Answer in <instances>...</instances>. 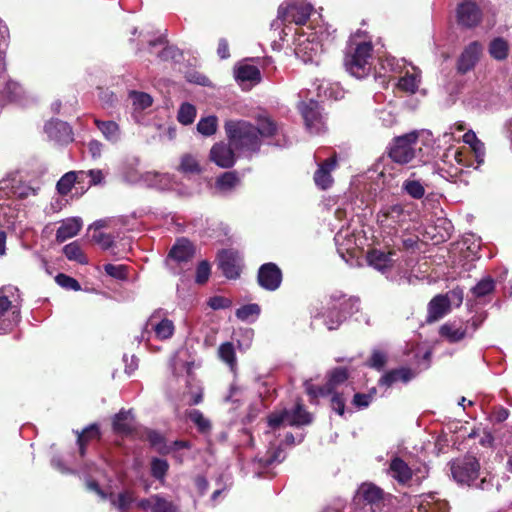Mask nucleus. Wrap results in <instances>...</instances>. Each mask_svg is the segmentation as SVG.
I'll list each match as a JSON object with an SVG mask.
<instances>
[{"mask_svg": "<svg viewBox=\"0 0 512 512\" xmlns=\"http://www.w3.org/2000/svg\"><path fill=\"white\" fill-rule=\"evenodd\" d=\"M230 146L239 156L251 157L262 145V138L271 137L276 132V124L267 117H259L254 126L245 120H228L224 125Z\"/></svg>", "mask_w": 512, "mask_h": 512, "instance_id": "nucleus-1", "label": "nucleus"}, {"mask_svg": "<svg viewBox=\"0 0 512 512\" xmlns=\"http://www.w3.org/2000/svg\"><path fill=\"white\" fill-rule=\"evenodd\" d=\"M463 142L468 146L451 150L448 149L445 153L446 159H452L456 163V167H452L449 171V175L453 178H457L464 170V168L473 167L477 169L485 158V146L484 143L479 140L476 134L469 130L463 135Z\"/></svg>", "mask_w": 512, "mask_h": 512, "instance_id": "nucleus-2", "label": "nucleus"}, {"mask_svg": "<svg viewBox=\"0 0 512 512\" xmlns=\"http://www.w3.org/2000/svg\"><path fill=\"white\" fill-rule=\"evenodd\" d=\"M347 379L348 371L345 368L338 367L331 370L328 373V380L324 386L315 387L312 384L311 380L305 381L304 386L307 394H309L313 398L332 394V409L336 411L339 415H343L345 408V399L336 391L341 385L346 383Z\"/></svg>", "mask_w": 512, "mask_h": 512, "instance_id": "nucleus-3", "label": "nucleus"}, {"mask_svg": "<svg viewBox=\"0 0 512 512\" xmlns=\"http://www.w3.org/2000/svg\"><path fill=\"white\" fill-rule=\"evenodd\" d=\"M389 157L395 163L408 164L417 159L422 161V148L416 131L396 137L389 148Z\"/></svg>", "mask_w": 512, "mask_h": 512, "instance_id": "nucleus-4", "label": "nucleus"}, {"mask_svg": "<svg viewBox=\"0 0 512 512\" xmlns=\"http://www.w3.org/2000/svg\"><path fill=\"white\" fill-rule=\"evenodd\" d=\"M479 469L480 465L478 460L470 455L451 463V474L457 483L485 490L491 486V484L486 478H482L480 482H477Z\"/></svg>", "mask_w": 512, "mask_h": 512, "instance_id": "nucleus-5", "label": "nucleus"}, {"mask_svg": "<svg viewBox=\"0 0 512 512\" xmlns=\"http://www.w3.org/2000/svg\"><path fill=\"white\" fill-rule=\"evenodd\" d=\"M175 331L172 320L166 317V313L162 310L154 311L146 321L141 335L137 337L138 342L148 343L152 337L158 340L170 339Z\"/></svg>", "mask_w": 512, "mask_h": 512, "instance_id": "nucleus-6", "label": "nucleus"}, {"mask_svg": "<svg viewBox=\"0 0 512 512\" xmlns=\"http://www.w3.org/2000/svg\"><path fill=\"white\" fill-rule=\"evenodd\" d=\"M410 213L402 204H391L383 207L378 213V222L382 232L391 238L396 237L409 220Z\"/></svg>", "mask_w": 512, "mask_h": 512, "instance_id": "nucleus-7", "label": "nucleus"}, {"mask_svg": "<svg viewBox=\"0 0 512 512\" xmlns=\"http://www.w3.org/2000/svg\"><path fill=\"white\" fill-rule=\"evenodd\" d=\"M332 306L329 309L325 325L329 330L337 329L346 319L347 315L358 311L359 299L356 297L347 298L342 292H335L331 295Z\"/></svg>", "mask_w": 512, "mask_h": 512, "instance_id": "nucleus-8", "label": "nucleus"}, {"mask_svg": "<svg viewBox=\"0 0 512 512\" xmlns=\"http://www.w3.org/2000/svg\"><path fill=\"white\" fill-rule=\"evenodd\" d=\"M372 44L362 42L351 48L345 57L346 70L356 78H364L372 68Z\"/></svg>", "mask_w": 512, "mask_h": 512, "instance_id": "nucleus-9", "label": "nucleus"}, {"mask_svg": "<svg viewBox=\"0 0 512 512\" xmlns=\"http://www.w3.org/2000/svg\"><path fill=\"white\" fill-rule=\"evenodd\" d=\"M314 10L307 0H284L278 7V18L287 23L304 25Z\"/></svg>", "mask_w": 512, "mask_h": 512, "instance_id": "nucleus-10", "label": "nucleus"}, {"mask_svg": "<svg viewBox=\"0 0 512 512\" xmlns=\"http://www.w3.org/2000/svg\"><path fill=\"white\" fill-rule=\"evenodd\" d=\"M311 421V415L300 404H297L292 410L284 408L274 411L268 416V425L272 429H277L281 426L306 425L311 423Z\"/></svg>", "mask_w": 512, "mask_h": 512, "instance_id": "nucleus-11", "label": "nucleus"}, {"mask_svg": "<svg viewBox=\"0 0 512 512\" xmlns=\"http://www.w3.org/2000/svg\"><path fill=\"white\" fill-rule=\"evenodd\" d=\"M10 290L0 289V334L10 332L20 321V308L8 295Z\"/></svg>", "mask_w": 512, "mask_h": 512, "instance_id": "nucleus-12", "label": "nucleus"}, {"mask_svg": "<svg viewBox=\"0 0 512 512\" xmlns=\"http://www.w3.org/2000/svg\"><path fill=\"white\" fill-rule=\"evenodd\" d=\"M298 108L310 133L320 134L325 130V117L317 101L312 99L308 102L302 101Z\"/></svg>", "mask_w": 512, "mask_h": 512, "instance_id": "nucleus-13", "label": "nucleus"}, {"mask_svg": "<svg viewBox=\"0 0 512 512\" xmlns=\"http://www.w3.org/2000/svg\"><path fill=\"white\" fill-rule=\"evenodd\" d=\"M382 491L373 484H362L356 495V502L360 505L359 512H376L380 508Z\"/></svg>", "mask_w": 512, "mask_h": 512, "instance_id": "nucleus-14", "label": "nucleus"}, {"mask_svg": "<svg viewBox=\"0 0 512 512\" xmlns=\"http://www.w3.org/2000/svg\"><path fill=\"white\" fill-rule=\"evenodd\" d=\"M0 193L9 198L25 199L30 195H35L36 190L22 182L18 175L11 174L0 181Z\"/></svg>", "mask_w": 512, "mask_h": 512, "instance_id": "nucleus-15", "label": "nucleus"}, {"mask_svg": "<svg viewBox=\"0 0 512 512\" xmlns=\"http://www.w3.org/2000/svg\"><path fill=\"white\" fill-rule=\"evenodd\" d=\"M423 469V471L421 469L413 470L403 459L394 457L390 461L388 475L400 485H407L412 479L413 474L417 475V473H421V478L426 477L428 472L427 468L424 467Z\"/></svg>", "mask_w": 512, "mask_h": 512, "instance_id": "nucleus-16", "label": "nucleus"}, {"mask_svg": "<svg viewBox=\"0 0 512 512\" xmlns=\"http://www.w3.org/2000/svg\"><path fill=\"white\" fill-rule=\"evenodd\" d=\"M397 260L398 254L395 250L383 251L380 249H372L367 254L369 266L382 274L390 272Z\"/></svg>", "mask_w": 512, "mask_h": 512, "instance_id": "nucleus-17", "label": "nucleus"}, {"mask_svg": "<svg viewBox=\"0 0 512 512\" xmlns=\"http://www.w3.org/2000/svg\"><path fill=\"white\" fill-rule=\"evenodd\" d=\"M86 485L90 491L95 492L102 500L109 498L111 504L121 511L128 510L134 501V496L131 491H124L118 495L112 493L108 495L99 487L96 480H87Z\"/></svg>", "mask_w": 512, "mask_h": 512, "instance_id": "nucleus-18", "label": "nucleus"}, {"mask_svg": "<svg viewBox=\"0 0 512 512\" xmlns=\"http://www.w3.org/2000/svg\"><path fill=\"white\" fill-rule=\"evenodd\" d=\"M194 254L193 245L187 239L178 240L170 250L166 260L170 269H175V265L187 264L191 261Z\"/></svg>", "mask_w": 512, "mask_h": 512, "instance_id": "nucleus-19", "label": "nucleus"}, {"mask_svg": "<svg viewBox=\"0 0 512 512\" xmlns=\"http://www.w3.org/2000/svg\"><path fill=\"white\" fill-rule=\"evenodd\" d=\"M259 285L268 291H275L282 282V272L274 263L263 264L258 271Z\"/></svg>", "mask_w": 512, "mask_h": 512, "instance_id": "nucleus-20", "label": "nucleus"}, {"mask_svg": "<svg viewBox=\"0 0 512 512\" xmlns=\"http://www.w3.org/2000/svg\"><path fill=\"white\" fill-rule=\"evenodd\" d=\"M482 54V45L477 42H471L465 47L457 61V71L465 74L472 70L480 59Z\"/></svg>", "mask_w": 512, "mask_h": 512, "instance_id": "nucleus-21", "label": "nucleus"}, {"mask_svg": "<svg viewBox=\"0 0 512 512\" xmlns=\"http://www.w3.org/2000/svg\"><path fill=\"white\" fill-rule=\"evenodd\" d=\"M219 267L229 279H235L240 274L241 256L234 250H223L219 256Z\"/></svg>", "mask_w": 512, "mask_h": 512, "instance_id": "nucleus-22", "label": "nucleus"}, {"mask_svg": "<svg viewBox=\"0 0 512 512\" xmlns=\"http://www.w3.org/2000/svg\"><path fill=\"white\" fill-rule=\"evenodd\" d=\"M235 150L224 143H216L210 150V159L221 168H230L235 163Z\"/></svg>", "mask_w": 512, "mask_h": 512, "instance_id": "nucleus-23", "label": "nucleus"}, {"mask_svg": "<svg viewBox=\"0 0 512 512\" xmlns=\"http://www.w3.org/2000/svg\"><path fill=\"white\" fill-rule=\"evenodd\" d=\"M48 137L58 143H69L73 140V133L68 123L61 120H51L45 125Z\"/></svg>", "mask_w": 512, "mask_h": 512, "instance_id": "nucleus-24", "label": "nucleus"}, {"mask_svg": "<svg viewBox=\"0 0 512 512\" xmlns=\"http://www.w3.org/2000/svg\"><path fill=\"white\" fill-rule=\"evenodd\" d=\"M336 165V156H332L319 164V167L314 174L315 184L319 188L325 190L332 185L333 178L331 176V172L335 169Z\"/></svg>", "mask_w": 512, "mask_h": 512, "instance_id": "nucleus-25", "label": "nucleus"}, {"mask_svg": "<svg viewBox=\"0 0 512 512\" xmlns=\"http://www.w3.org/2000/svg\"><path fill=\"white\" fill-rule=\"evenodd\" d=\"M457 17L460 24L473 27L480 22L481 11L475 3L464 2L457 9Z\"/></svg>", "mask_w": 512, "mask_h": 512, "instance_id": "nucleus-26", "label": "nucleus"}, {"mask_svg": "<svg viewBox=\"0 0 512 512\" xmlns=\"http://www.w3.org/2000/svg\"><path fill=\"white\" fill-rule=\"evenodd\" d=\"M137 505L143 510L150 509L151 512H177V508L172 502L159 495H153L147 499H142Z\"/></svg>", "mask_w": 512, "mask_h": 512, "instance_id": "nucleus-27", "label": "nucleus"}, {"mask_svg": "<svg viewBox=\"0 0 512 512\" xmlns=\"http://www.w3.org/2000/svg\"><path fill=\"white\" fill-rule=\"evenodd\" d=\"M83 222L79 217H71L63 220L56 232V240L60 243L76 236L81 230Z\"/></svg>", "mask_w": 512, "mask_h": 512, "instance_id": "nucleus-28", "label": "nucleus"}, {"mask_svg": "<svg viewBox=\"0 0 512 512\" xmlns=\"http://www.w3.org/2000/svg\"><path fill=\"white\" fill-rule=\"evenodd\" d=\"M235 77L243 86H252L259 83L261 80L259 69L250 64H240L235 69Z\"/></svg>", "mask_w": 512, "mask_h": 512, "instance_id": "nucleus-29", "label": "nucleus"}, {"mask_svg": "<svg viewBox=\"0 0 512 512\" xmlns=\"http://www.w3.org/2000/svg\"><path fill=\"white\" fill-rule=\"evenodd\" d=\"M451 308L449 307L443 294L436 295L431 299L428 304V316L429 322L438 321L449 313Z\"/></svg>", "mask_w": 512, "mask_h": 512, "instance_id": "nucleus-30", "label": "nucleus"}, {"mask_svg": "<svg viewBox=\"0 0 512 512\" xmlns=\"http://www.w3.org/2000/svg\"><path fill=\"white\" fill-rule=\"evenodd\" d=\"M495 290V281L490 277L481 279L472 289L471 293L475 300L485 303Z\"/></svg>", "mask_w": 512, "mask_h": 512, "instance_id": "nucleus-31", "label": "nucleus"}, {"mask_svg": "<svg viewBox=\"0 0 512 512\" xmlns=\"http://www.w3.org/2000/svg\"><path fill=\"white\" fill-rule=\"evenodd\" d=\"M413 377H414V373L410 369L402 367L399 369L391 370V371L387 372L386 374H384L381 377L379 383L381 385L390 387L391 385H393L394 383H396L398 381L407 383Z\"/></svg>", "mask_w": 512, "mask_h": 512, "instance_id": "nucleus-32", "label": "nucleus"}, {"mask_svg": "<svg viewBox=\"0 0 512 512\" xmlns=\"http://www.w3.org/2000/svg\"><path fill=\"white\" fill-rule=\"evenodd\" d=\"M85 178V171H70L65 173L57 182L56 188L59 194L67 195L76 182L83 181Z\"/></svg>", "mask_w": 512, "mask_h": 512, "instance_id": "nucleus-33", "label": "nucleus"}, {"mask_svg": "<svg viewBox=\"0 0 512 512\" xmlns=\"http://www.w3.org/2000/svg\"><path fill=\"white\" fill-rule=\"evenodd\" d=\"M440 333L449 342H458L468 334V324L447 323L441 327Z\"/></svg>", "mask_w": 512, "mask_h": 512, "instance_id": "nucleus-34", "label": "nucleus"}, {"mask_svg": "<svg viewBox=\"0 0 512 512\" xmlns=\"http://www.w3.org/2000/svg\"><path fill=\"white\" fill-rule=\"evenodd\" d=\"M412 71L407 70L398 81V87L406 92L415 93L420 84V71L412 66Z\"/></svg>", "mask_w": 512, "mask_h": 512, "instance_id": "nucleus-35", "label": "nucleus"}, {"mask_svg": "<svg viewBox=\"0 0 512 512\" xmlns=\"http://www.w3.org/2000/svg\"><path fill=\"white\" fill-rule=\"evenodd\" d=\"M295 53L303 62H312L319 53V46L313 41L306 39L298 44Z\"/></svg>", "mask_w": 512, "mask_h": 512, "instance_id": "nucleus-36", "label": "nucleus"}, {"mask_svg": "<svg viewBox=\"0 0 512 512\" xmlns=\"http://www.w3.org/2000/svg\"><path fill=\"white\" fill-rule=\"evenodd\" d=\"M113 428L117 433L129 434L134 429V418L130 411H120L115 415Z\"/></svg>", "mask_w": 512, "mask_h": 512, "instance_id": "nucleus-37", "label": "nucleus"}, {"mask_svg": "<svg viewBox=\"0 0 512 512\" xmlns=\"http://www.w3.org/2000/svg\"><path fill=\"white\" fill-rule=\"evenodd\" d=\"M94 123L107 141L116 143L120 139V128L116 122L101 121L95 118Z\"/></svg>", "mask_w": 512, "mask_h": 512, "instance_id": "nucleus-38", "label": "nucleus"}, {"mask_svg": "<svg viewBox=\"0 0 512 512\" xmlns=\"http://www.w3.org/2000/svg\"><path fill=\"white\" fill-rule=\"evenodd\" d=\"M22 94L21 86L14 81H7L0 90V103L16 102Z\"/></svg>", "mask_w": 512, "mask_h": 512, "instance_id": "nucleus-39", "label": "nucleus"}, {"mask_svg": "<svg viewBox=\"0 0 512 512\" xmlns=\"http://www.w3.org/2000/svg\"><path fill=\"white\" fill-rule=\"evenodd\" d=\"M145 182L158 189H170L173 186L172 177L166 173L147 172Z\"/></svg>", "mask_w": 512, "mask_h": 512, "instance_id": "nucleus-40", "label": "nucleus"}, {"mask_svg": "<svg viewBox=\"0 0 512 512\" xmlns=\"http://www.w3.org/2000/svg\"><path fill=\"white\" fill-rule=\"evenodd\" d=\"M239 182L240 180L236 172H225L217 178L215 188L220 193L225 194L232 191L239 184Z\"/></svg>", "mask_w": 512, "mask_h": 512, "instance_id": "nucleus-41", "label": "nucleus"}, {"mask_svg": "<svg viewBox=\"0 0 512 512\" xmlns=\"http://www.w3.org/2000/svg\"><path fill=\"white\" fill-rule=\"evenodd\" d=\"M420 510L424 512H447L448 507L445 501L436 500L434 494L423 496L419 503Z\"/></svg>", "mask_w": 512, "mask_h": 512, "instance_id": "nucleus-42", "label": "nucleus"}, {"mask_svg": "<svg viewBox=\"0 0 512 512\" xmlns=\"http://www.w3.org/2000/svg\"><path fill=\"white\" fill-rule=\"evenodd\" d=\"M218 356L223 362H225L229 366V368L232 371L236 369L237 359L233 343H222L218 348Z\"/></svg>", "mask_w": 512, "mask_h": 512, "instance_id": "nucleus-43", "label": "nucleus"}, {"mask_svg": "<svg viewBox=\"0 0 512 512\" xmlns=\"http://www.w3.org/2000/svg\"><path fill=\"white\" fill-rule=\"evenodd\" d=\"M509 45L503 38H495L489 45V53L496 60H504L508 56Z\"/></svg>", "mask_w": 512, "mask_h": 512, "instance_id": "nucleus-44", "label": "nucleus"}, {"mask_svg": "<svg viewBox=\"0 0 512 512\" xmlns=\"http://www.w3.org/2000/svg\"><path fill=\"white\" fill-rule=\"evenodd\" d=\"M63 253L70 261H75L80 264H87L88 259L84 255L80 245L77 242H71L64 246Z\"/></svg>", "mask_w": 512, "mask_h": 512, "instance_id": "nucleus-45", "label": "nucleus"}, {"mask_svg": "<svg viewBox=\"0 0 512 512\" xmlns=\"http://www.w3.org/2000/svg\"><path fill=\"white\" fill-rule=\"evenodd\" d=\"M100 437L99 428L97 425L92 424L85 428L81 433H78L77 443L79 445L80 455H85V443L91 439H98Z\"/></svg>", "mask_w": 512, "mask_h": 512, "instance_id": "nucleus-46", "label": "nucleus"}, {"mask_svg": "<svg viewBox=\"0 0 512 512\" xmlns=\"http://www.w3.org/2000/svg\"><path fill=\"white\" fill-rule=\"evenodd\" d=\"M316 90L317 96L319 98L337 100L342 97V92L339 90V88L337 86H333L325 80H322L319 84H317Z\"/></svg>", "mask_w": 512, "mask_h": 512, "instance_id": "nucleus-47", "label": "nucleus"}, {"mask_svg": "<svg viewBox=\"0 0 512 512\" xmlns=\"http://www.w3.org/2000/svg\"><path fill=\"white\" fill-rule=\"evenodd\" d=\"M17 210L11 207V203H0V227L10 228L17 217Z\"/></svg>", "mask_w": 512, "mask_h": 512, "instance_id": "nucleus-48", "label": "nucleus"}, {"mask_svg": "<svg viewBox=\"0 0 512 512\" xmlns=\"http://www.w3.org/2000/svg\"><path fill=\"white\" fill-rule=\"evenodd\" d=\"M260 306L258 304H247L236 310V317L241 321L253 322L260 315Z\"/></svg>", "mask_w": 512, "mask_h": 512, "instance_id": "nucleus-49", "label": "nucleus"}, {"mask_svg": "<svg viewBox=\"0 0 512 512\" xmlns=\"http://www.w3.org/2000/svg\"><path fill=\"white\" fill-rule=\"evenodd\" d=\"M188 418L196 425L199 432L208 433L211 430L210 420L201 411L197 409L189 411Z\"/></svg>", "mask_w": 512, "mask_h": 512, "instance_id": "nucleus-50", "label": "nucleus"}, {"mask_svg": "<svg viewBox=\"0 0 512 512\" xmlns=\"http://www.w3.org/2000/svg\"><path fill=\"white\" fill-rule=\"evenodd\" d=\"M402 188L414 199H420L425 194V188L418 180L407 179L403 182Z\"/></svg>", "mask_w": 512, "mask_h": 512, "instance_id": "nucleus-51", "label": "nucleus"}, {"mask_svg": "<svg viewBox=\"0 0 512 512\" xmlns=\"http://www.w3.org/2000/svg\"><path fill=\"white\" fill-rule=\"evenodd\" d=\"M217 122L218 121L216 116H207L205 118H201L197 124V130L204 136H211L217 130Z\"/></svg>", "mask_w": 512, "mask_h": 512, "instance_id": "nucleus-52", "label": "nucleus"}, {"mask_svg": "<svg viewBox=\"0 0 512 512\" xmlns=\"http://www.w3.org/2000/svg\"><path fill=\"white\" fill-rule=\"evenodd\" d=\"M130 98L132 99L133 106L136 110H145L153 103L152 97L144 92L132 91L130 93Z\"/></svg>", "mask_w": 512, "mask_h": 512, "instance_id": "nucleus-53", "label": "nucleus"}, {"mask_svg": "<svg viewBox=\"0 0 512 512\" xmlns=\"http://www.w3.org/2000/svg\"><path fill=\"white\" fill-rule=\"evenodd\" d=\"M196 117V108L189 103H183L178 111V121L184 125L191 124Z\"/></svg>", "mask_w": 512, "mask_h": 512, "instance_id": "nucleus-54", "label": "nucleus"}, {"mask_svg": "<svg viewBox=\"0 0 512 512\" xmlns=\"http://www.w3.org/2000/svg\"><path fill=\"white\" fill-rule=\"evenodd\" d=\"M168 463L164 459L154 458L151 462V473L156 479H163L168 470Z\"/></svg>", "mask_w": 512, "mask_h": 512, "instance_id": "nucleus-55", "label": "nucleus"}, {"mask_svg": "<svg viewBox=\"0 0 512 512\" xmlns=\"http://www.w3.org/2000/svg\"><path fill=\"white\" fill-rule=\"evenodd\" d=\"M55 281L58 285H60L61 287L65 288L67 290L78 291L81 289L80 284L76 279H74L66 274H63V273L58 274L55 277Z\"/></svg>", "mask_w": 512, "mask_h": 512, "instance_id": "nucleus-56", "label": "nucleus"}, {"mask_svg": "<svg viewBox=\"0 0 512 512\" xmlns=\"http://www.w3.org/2000/svg\"><path fill=\"white\" fill-rule=\"evenodd\" d=\"M180 169L185 173L200 172V166L198 161L191 155H185L182 157Z\"/></svg>", "mask_w": 512, "mask_h": 512, "instance_id": "nucleus-57", "label": "nucleus"}, {"mask_svg": "<svg viewBox=\"0 0 512 512\" xmlns=\"http://www.w3.org/2000/svg\"><path fill=\"white\" fill-rule=\"evenodd\" d=\"M449 307H459L463 302V290L460 288H454L443 294Z\"/></svg>", "mask_w": 512, "mask_h": 512, "instance_id": "nucleus-58", "label": "nucleus"}, {"mask_svg": "<svg viewBox=\"0 0 512 512\" xmlns=\"http://www.w3.org/2000/svg\"><path fill=\"white\" fill-rule=\"evenodd\" d=\"M104 270L109 276L115 279L123 280L127 277V270L124 265L106 264Z\"/></svg>", "mask_w": 512, "mask_h": 512, "instance_id": "nucleus-59", "label": "nucleus"}, {"mask_svg": "<svg viewBox=\"0 0 512 512\" xmlns=\"http://www.w3.org/2000/svg\"><path fill=\"white\" fill-rule=\"evenodd\" d=\"M404 61L398 60L395 57L388 56L382 62V67L384 69H388L389 71L402 73L404 68Z\"/></svg>", "mask_w": 512, "mask_h": 512, "instance_id": "nucleus-60", "label": "nucleus"}, {"mask_svg": "<svg viewBox=\"0 0 512 512\" xmlns=\"http://www.w3.org/2000/svg\"><path fill=\"white\" fill-rule=\"evenodd\" d=\"M189 385V391L187 392V395L189 396L188 404L189 405H197L202 401L203 398V390L202 387L199 385Z\"/></svg>", "mask_w": 512, "mask_h": 512, "instance_id": "nucleus-61", "label": "nucleus"}, {"mask_svg": "<svg viewBox=\"0 0 512 512\" xmlns=\"http://www.w3.org/2000/svg\"><path fill=\"white\" fill-rule=\"evenodd\" d=\"M210 276V265L206 261H202L196 270V282L199 284L205 283Z\"/></svg>", "mask_w": 512, "mask_h": 512, "instance_id": "nucleus-62", "label": "nucleus"}, {"mask_svg": "<svg viewBox=\"0 0 512 512\" xmlns=\"http://www.w3.org/2000/svg\"><path fill=\"white\" fill-rule=\"evenodd\" d=\"M386 363V355L384 352L375 350L369 360V366L375 369H381Z\"/></svg>", "mask_w": 512, "mask_h": 512, "instance_id": "nucleus-63", "label": "nucleus"}, {"mask_svg": "<svg viewBox=\"0 0 512 512\" xmlns=\"http://www.w3.org/2000/svg\"><path fill=\"white\" fill-rule=\"evenodd\" d=\"M241 334L243 340H238V348L240 351H245L251 346L254 333L251 329H245L241 331Z\"/></svg>", "mask_w": 512, "mask_h": 512, "instance_id": "nucleus-64", "label": "nucleus"}]
</instances>
